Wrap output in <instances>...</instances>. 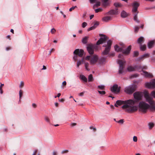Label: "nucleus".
<instances>
[{"mask_svg": "<svg viewBox=\"0 0 155 155\" xmlns=\"http://www.w3.org/2000/svg\"><path fill=\"white\" fill-rule=\"evenodd\" d=\"M144 94L146 101L150 105V109L153 110H155V101L153 100L152 98L150 96L147 91L144 92Z\"/></svg>", "mask_w": 155, "mask_h": 155, "instance_id": "7ed1b4c3", "label": "nucleus"}, {"mask_svg": "<svg viewBox=\"0 0 155 155\" xmlns=\"http://www.w3.org/2000/svg\"><path fill=\"white\" fill-rule=\"evenodd\" d=\"M124 120L123 119H121L117 122L118 123L121 124H123L124 123Z\"/></svg>", "mask_w": 155, "mask_h": 155, "instance_id": "de8ad7c7", "label": "nucleus"}, {"mask_svg": "<svg viewBox=\"0 0 155 155\" xmlns=\"http://www.w3.org/2000/svg\"><path fill=\"white\" fill-rule=\"evenodd\" d=\"M45 120L48 122H49V120L48 117H45Z\"/></svg>", "mask_w": 155, "mask_h": 155, "instance_id": "13d9d810", "label": "nucleus"}, {"mask_svg": "<svg viewBox=\"0 0 155 155\" xmlns=\"http://www.w3.org/2000/svg\"><path fill=\"white\" fill-rule=\"evenodd\" d=\"M87 25V23L86 22H84L82 23V26L83 28H84Z\"/></svg>", "mask_w": 155, "mask_h": 155, "instance_id": "37998d69", "label": "nucleus"}, {"mask_svg": "<svg viewBox=\"0 0 155 155\" xmlns=\"http://www.w3.org/2000/svg\"><path fill=\"white\" fill-rule=\"evenodd\" d=\"M98 91L99 94H101V95L105 94L106 93L105 91Z\"/></svg>", "mask_w": 155, "mask_h": 155, "instance_id": "ea45409f", "label": "nucleus"}, {"mask_svg": "<svg viewBox=\"0 0 155 155\" xmlns=\"http://www.w3.org/2000/svg\"><path fill=\"white\" fill-rule=\"evenodd\" d=\"M56 31V30L54 28H52L51 31V32L52 34H53Z\"/></svg>", "mask_w": 155, "mask_h": 155, "instance_id": "8fccbe9b", "label": "nucleus"}, {"mask_svg": "<svg viewBox=\"0 0 155 155\" xmlns=\"http://www.w3.org/2000/svg\"><path fill=\"white\" fill-rule=\"evenodd\" d=\"M103 9L101 8H98L96 9L95 10V11L96 13H98L99 12H102Z\"/></svg>", "mask_w": 155, "mask_h": 155, "instance_id": "c9c22d12", "label": "nucleus"}, {"mask_svg": "<svg viewBox=\"0 0 155 155\" xmlns=\"http://www.w3.org/2000/svg\"><path fill=\"white\" fill-rule=\"evenodd\" d=\"M137 85L135 84H132L124 88V91L128 94H132L136 91Z\"/></svg>", "mask_w": 155, "mask_h": 155, "instance_id": "39448f33", "label": "nucleus"}, {"mask_svg": "<svg viewBox=\"0 0 155 155\" xmlns=\"http://www.w3.org/2000/svg\"><path fill=\"white\" fill-rule=\"evenodd\" d=\"M68 152V150H64L62 151V152H61V153L63 154V153H66Z\"/></svg>", "mask_w": 155, "mask_h": 155, "instance_id": "5fc2aeb1", "label": "nucleus"}, {"mask_svg": "<svg viewBox=\"0 0 155 155\" xmlns=\"http://www.w3.org/2000/svg\"><path fill=\"white\" fill-rule=\"evenodd\" d=\"M57 152L56 151H53L52 153V155H57Z\"/></svg>", "mask_w": 155, "mask_h": 155, "instance_id": "4d7b16f0", "label": "nucleus"}, {"mask_svg": "<svg viewBox=\"0 0 155 155\" xmlns=\"http://www.w3.org/2000/svg\"><path fill=\"white\" fill-rule=\"evenodd\" d=\"M140 50L142 51H144L146 49V46L145 45H142V44H140Z\"/></svg>", "mask_w": 155, "mask_h": 155, "instance_id": "b1692460", "label": "nucleus"}, {"mask_svg": "<svg viewBox=\"0 0 155 155\" xmlns=\"http://www.w3.org/2000/svg\"><path fill=\"white\" fill-rule=\"evenodd\" d=\"M154 124L153 123H150L148 124V126L150 129H151L153 126Z\"/></svg>", "mask_w": 155, "mask_h": 155, "instance_id": "e433bc0d", "label": "nucleus"}, {"mask_svg": "<svg viewBox=\"0 0 155 155\" xmlns=\"http://www.w3.org/2000/svg\"><path fill=\"white\" fill-rule=\"evenodd\" d=\"M87 50L90 54H93L94 53V47L93 45H89L87 47Z\"/></svg>", "mask_w": 155, "mask_h": 155, "instance_id": "ddd939ff", "label": "nucleus"}, {"mask_svg": "<svg viewBox=\"0 0 155 155\" xmlns=\"http://www.w3.org/2000/svg\"><path fill=\"white\" fill-rule=\"evenodd\" d=\"M86 16V13H85L82 15V17L83 18H85Z\"/></svg>", "mask_w": 155, "mask_h": 155, "instance_id": "774afa93", "label": "nucleus"}, {"mask_svg": "<svg viewBox=\"0 0 155 155\" xmlns=\"http://www.w3.org/2000/svg\"><path fill=\"white\" fill-rule=\"evenodd\" d=\"M117 64H119V73L120 74H122L123 71V69L124 68V65L125 63V61H124L120 60H119L117 61Z\"/></svg>", "mask_w": 155, "mask_h": 155, "instance_id": "1a4fd4ad", "label": "nucleus"}, {"mask_svg": "<svg viewBox=\"0 0 155 155\" xmlns=\"http://www.w3.org/2000/svg\"><path fill=\"white\" fill-rule=\"evenodd\" d=\"M127 15V13L124 11H122L121 13V16L123 18L126 17Z\"/></svg>", "mask_w": 155, "mask_h": 155, "instance_id": "5701e85b", "label": "nucleus"}, {"mask_svg": "<svg viewBox=\"0 0 155 155\" xmlns=\"http://www.w3.org/2000/svg\"><path fill=\"white\" fill-rule=\"evenodd\" d=\"M139 5V4L136 2H135L132 4L133 8L132 11L133 13H134L137 11Z\"/></svg>", "mask_w": 155, "mask_h": 155, "instance_id": "2eb2a0df", "label": "nucleus"}, {"mask_svg": "<svg viewBox=\"0 0 155 155\" xmlns=\"http://www.w3.org/2000/svg\"><path fill=\"white\" fill-rule=\"evenodd\" d=\"M4 85L3 84H1V86H0V91L1 94H2L3 92L2 91V86Z\"/></svg>", "mask_w": 155, "mask_h": 155, "instance_id": "a18cd8bd", "label": "nucleus"}, {"mask_svg": "<svg viewBox=\"0 0 155 155\" xmlns=\"http://www.w3.org/2000/svg\"><path fill=\"white\" fill-rule=\"evenodd\" d=\"M147 68L146 66H143L139 65H134L133 66L131 65L129 66L127 68V71L130 72L134 71L137 70L138 71H140L143 69H146Z\"/></svg>", "mask_w": 155, "mask_h": 155, "instance_id": "423d86ee", "label": "nucleus"}, {"mask_svg": "<svg viewBox=\"0 0 155 155\" xmlns=\"http://www.w3.org/2000/svg\"><path fill=\"white\" fill-rule=\"evenodd\" d=\"M76 125V123H72L71 124V125L73 126H75Z\"/></svg>", "mask_w": 155, "mask_h": 155, "instance_id": "69168bd1", "label": "nucleus"}, {"mask_svg": "<svg viewBox=\"0 0 155 155\" xmlns=\"http://www.w3.org/2000/svg\"><path fill=\"white\" fill-rule=\"evenodd\" d=\"M84 66L85 67V68L87 70V71H90V69L88 68V64H89L87 62L86 63H84Z\"/></svg>", "mask_w": 155, "mask_h": 155, "instance_id": "72a5a7b5", "label": "nucleus"}, {"mask_svg": "<svg viewBox=\"0 0 155 155\" xmlns=\"http://www.w3.org/2000/svg\"><path fill=\"white\" fill-rule=\"evenodd\" d=\"M80 78L82 80L84 81L85 82H87V78L84 75H81L80 76Z\"/></svg>", "mask_w": 155, "mask_h": 155, "instance_id": "cd10ccee", "label": "nucleus"}, {"mask_svg": "<svg viewBox=\"0 0 155 155\" xmlns=\"http://www.w3.org/2000/svg\"><path fill=\"white\" fill-rule=\"evenodd\" d=\"M149 107L150 105L145 102L141 101L138 103V109L140 112L145 113Z\"/></svg>", "mask_w": 155, "mask_h": 155, "instance_id": "20e7f679", "label": "nucleus"}, {"mask_svg": "<svg viewBox=\"0 0 155 155\" xmlns=\"http://www.w3.org/2000/svg\"><path fill=\"white\" fill-rule=\"evenodd\" d=\"M74 54H78L79 57H81L84 54V51L82 49H77L74 51Z\"/></svg>", "mask_w": 155, "mask_h": 155, "instance_id": "4468645a", "label": "nucleus"}, {"mask_svg": "<svg viewBox=\"0 0 155 155\" xmlns=\"http://www.w3.org/2000/svg\"><path fill=\"white\" fill-rule=\"evenodd\" d=\"M143 73L144 74V75L146 77L148 78H151L153 76L152 74L147 71H144Z\"/></svg>", "mask_w": 155, "mask_h": 155, "instance_id": "bb28decb", "label": "nucleus"}, {"mask_svg": "<svg viewBox=\"0 0 155 155\" xmlns=\"http://www.w3.org/2000/svg\"><path fill=\"white\" fill-rule=\"evenodd\" d=\"M120 87H118V85L117 84H114L112 87L111 88L110 91L113 93L119 92L120 90Z\"/></svg>", "mask_w": 155, "mask_h": 155, "instance_id": "f8f14e48", "label": "nucleus"}, {"mask_svg": "<svg viewBox=\"0 0 155 155\" xmlns=\"http://www.w3.org/2000/svg\"><path fill=\"white\" fill-rule=\"evenodd\" d=\"M133 140L135 142H137V137L136 136H134L133 138Z\"/></svg>", "mask_w": 155, "mask_h": 155, "instance_id": "49530a36", "label": "nucleus"}, {"mask_svg": "<svg viewBox=\"0 0 155 155\" xmlns=\"http://www.w3.org/2000/svg\"><path fill=\"white\" fill-rule=\"evenodd\" d=\"M59 101L61 102H63L64 101V100L63 99H59Z\"/></svg>", "mask_w": 155, "mask_h": 155, "instance_id": "e2e57ef3", "label": "nucleus"}, {"mask_svg": "<svg viewBox=\"0 0 155 155\" xmlns=\"http://www.w3.org/2000/svg\"><path fill=\"white\" fill-rule=\"evenodd\" d=\"M134 31L135 32H137L138 31L139 28L137 26H135L134 28Z\"/></svg>", "mask_w": 155, "mask_h": 155, "instance_id": "58836bf2", "label": "nucleus"}, {"mask_svg": "<svg viewBox=\"0 0 155 155\" xmlns=\"http://www.w3.org/2000/svg\"><path fill=\"white\" fill-rule=\"evenodd\" d=\"M146 87L150 89L153 88L155 87V79H153L150 82H147L145 84Z\"/></svg>", "mask_w": 155, "mask_h": 155, "instance_id": "9d476101", "label": "nucleus"}, {"mask_svg": "<svg viewBox=\"0 0 155 155\" xmlns=\"http://www.w3.org/2000/svg\"><path fill=\"white\" fill-rule=\"evenodd\" d=\"M143 94V93L139 91H136L134 93L133 96L135 99V101H137L138 103V101L142 99Z\"/></svg>", "mask_w": 155, "mask_h": 155, "instance_id": "6e6552de", "label": "nucleus"}, {"mask_svg": "<svg viewBox=\"0 0 155 155\" xmlns=\"http://www.w3.org/2000/svg\"><path fill=\"white\" fill-rule=\"evenodd\" d=\"M124 104L121 108L125 109L126 111L129 113H131L137 111L138 110V102L134 99H129L123 101L118 100L115 104L114 106L118 107V105L120 106Z\"/></svg>", "mask_w": 155, "mask_h": 155, "instance_id": "f257e3e1", "label": "nucleus"}, {"mask_svg": "<svg viewBox=\"0 0 155 155\" xmlns=\"http://www.w3.org/2000/svg\"><path fill=\"white\" fill-rule=\"evenodd\" d=\"M143 41V37L142 36H141L137 40V42L140 45V44H142L141 42Z\"/></svg>", "mask_w": 155, "mask_h": 155, "instance_id": "393cba45", "label": "nucleus"}, {"mask_svg": "<svg viewBox=\"0 0 155 155\" xmlns=\"http://www.w3.org/2000/svg\"><path fill=\"white\" fill-rule=\"evenodd\" d=\"M139 54V52L137 51H135L134 52V56L135 57L137 56Z\"/></svg>", "mask_w": 155, "mask_h": 155, "instance_id": "c03bdc74", "label": "nucleus"}, {"mask_svg": "<svg viewBox=\"0 0 155 155\" xmlns=\"http://www.w3.org/2000/svg\"><path fill=\"white\" fill-rule=\"evenodd\" d=\"M62 84L64 85H66V81H64L62 83Z\"/></svg>", "mask_w": 155, "mask_h": 155, "instance_id": "338daca9", "label": "nucleus"}, {"mask_svg": "<svg viewBox=\"0 0 155 155\" xmlns=\"http://www.w3.org/2000/svg\"><path fill=\"white\" fill-rule=\"evenodd\" d=\"M98 57L97 55L94 56L92 57L90 60V64H93L95 63L96 62L98 61Z\"/></svg>", "mask_w": 155, "mask_h": 155, "instance_id": "dca6fc26", "label": "nucleus"}, {"mask_svg": "<svg viewBox=\"0 0 155 155\" xmlns=\"http://www.w3.org/2000/svg\"><path fill=\"white\" fill-rule=\"evenodd\" d=\"M32 106L34 108H35L37 107V105L35 103H33L32 104Z\"/></svg>", "mask_w": 155, "mask_h": 155, "instance_id": "052dcab7", "label": "nucleus"}, {"mask_svg": "<svg viewBox=\"0 0 155 155\" xmlns=\"http://www.w3.org/2000/svg\"><path fill=\"white\" fill-rule=\"evenodd\" d=\"M149 56V54H145L143 55H142L140 57L138 58L137 59V61H140L143 58H144L146 57H148Z\"/></svg>", "mask_w": 155, "mask_h": 155, "instance_id": "412c9836", "label": "nucleus"}, {"mask_svg": "<svg viewBox=\"0 0 155 155\" xmlns=\"http://www.w3.org/2000/svg\"><path fill=\"white\" fill-rule=\"evenodd\" d=\"M24 85V82L23 81H21L20 85H19V87L21 88V87H23Z\"/></svg>", "mask_w": 155, "mask_h": 155, "instance_id": "09e8293b", "label": "nucleus"}, {"mask_svg": "<svg viewBox=\"0 0 155 155\" xmlns=\"http://www.w3.org/2000/svg\"><path fill=\"white\" fill-rule=\"evenodd\" d=\"M150 95L153 97L155 98V91H152L150 94Z\"/></svg>", "mask_w": 155, "mask_h": 155, "instance_id": "79ce46f5", "label": "nucleus"}, {"mask_svg": "<svg viewBox=\"0 0 155 155\" xmlns=\"http://www.w3.org/2000/svg\"><path fill=\"white\" fill-rule=\"evenodd\" d=\"M114 5L116 7H120L121 6V5L119 3H115L114 4Z\"/></svg>", "mask_w": 155, "mask_h": 155, "instance_id": "4c0bfd02", "label": "nucleus"}, {"mask_svg": "<svg viewBox=\"0 0 155 155\" xmlns=\"http://www.w3.org/2000/svg\"><path fill=\"white\" fill-rule=\"evenodd\" d=\"M101 35H102V36L97 42L96 44L97 45H98L102 44L107 40V37L105 35L103 34H101Z\"/></svg>", "mask_w": 155, "mask_h": 155, "instance_id": "9b49d317", "label": "nucleus"}, {"mask_svg": "<svg viewBox=\"0 0 155 155\" xmlns=\"http://www.w3.org/2000/svg\"><path fill=\"white\" fill-rule=\"evenodd\" d=\"M94 16V15H91L90 16V19H92L93 18Z\"/></svg>", "mask_w": 155, "mask_h": 155, "instance_id": "0e129e2a", "label": "nucleus"}, {"mask_svg": "<svg viewBox=\"0 0 155 155\" xmlns=\"http://www.w3.org/2000/svg\"><path fill=\"white\" fill-rule=\"evenodd\" d=\"M155 42L154 40H152L149 41L147 43V46L149 49L152 48Z\"/></svg>", "mask_w": 155, "mask_h": 155, "instance_id": "aec40b11", "label": "nucleus"}, {"mask_svg": "<svg viewBox=\"0 0 155 155\" xmlns=\"http://www.w3.org/2000/svg\"><path fill=\"white\" fill-rule=\"evenodd\" d=\"M108 0H102V5L104 7H106L109 4Z\"/></svg>", "mask_w": 155, "mask_h": 155, "instance_id": "4be33fe9", "label": "nucleus"}, {"mask_svg": "<svg viewBox=\"0 0 155 155\" xmlns=\"http://www.w3.org/2000/svg\"><path fill=\"white\" fill-rule=\"evenodd\" d=\"M121 46L119 47L117 45H116L114 46V49L115 51H122L124 54H129L131 49V46H129L127 48L124 49V45L123 43L120 44Z\"/></svg>", "mask_w": 155, "mask_h": 155, "instance_id": "f03ea898", "label": "nucleus"}, {"mask_svg": "<svg viewBox=\"0 0 155 155\" xmlns=\"http://www.w3.org/2000/svg\"><path fill=\"white\" fill-rule=\"evenodd\" d=\"M19 97L20 98L21 97V96L22 94V91L21 90H20L19 92Z\"/></svg>", "mask_w": 155, "mask_h": 155, "instance_id": "864d4df0", "label": "nucleus"}, {"mask_svg": "<svg viewBox=\"0 0 155 155\" xmlns=\"http://www.w3.org/2000/svg\"><path fill=\"white\" fill-rule=\"evenodd\" d=\"M137 13L134 14V20L137 23H139L140 22V21L137 19Z\"/></svg>", "mask_w": 155, "mask_h": 155, "instance_id": "7c9ffc66", "label": "nucleus"}, {"mask_svg": "<svg viewBox=\"0 0 155 155\" xmlns=\"http://www.w3.org/2000/svg\"><path fill=\"white\" fill-rule=\"evenodd\" d=\"M91 56L90 55L87 56L85 58V59L87 60H89Z\"/></svg>", "mask_w": 155, "mask_h": 155, "instance_id": "3c124183", "label": "nucleus"}, {"mask_svg": "<svg viewBox=\"0 0 155 155\" xmlns=\"http://www.w3.org/2000/svg\"><path fill=\"white\" fill-rule=\"evenodd\" d=\"M118 9L117 8L115 9H112L108 12V13L110 15H117L118 14Z\"/></svg>", "mask_w": 155, "mask_h": 155, "instance_id": "a211bd4d", "label": "nucleus"}, {"mask_svg": "<svg viewBox=\"0 0 155 155\" xmlns=\"http://www.w3.org/2000/svg\"><path fill=\"white\" fill-rule=\"evenodd\" d=\"M37 150H35L32 155H36L37 153Z\"/></svg>", "mask_w": 155, "mask_h": 155, "instance_id": "bf43d9fd", "label": "nucleus"}, {"mask_svg": "<svg viewBox=\"0 0 155 155\" xmlns=\"http://www.w3.org/2000/svg\"><path fill=\"white\" fill-rule=\"evenodd\" d=\"M99 23L98 21H95L94 25L87 29V31H89L95 29L99 25Z\"/></svg>", "mask_w": 155, "mask_h": 155, "instance_id": "f3484780", "label": "nucleus"}, {"mask_svg": "<svg viewBox=\"0 0 155 155\" xmlns=\"http://www.w3.org/2000/svg\"><path fill=\"white\" fill-rule=\"evenodd\" d=\"M112 42L110 40H109L107 41V45H104L103 46L105 47L104 50L102 52V54L104 55H106L108 54L110 51L111 48V46L112 44Z\"/></svg>", "mask_w": 155, "mask_h": 155, "instance_id": "0eeeda50", "label": "nucleus"}, {"mask_svg": "<svg viewBox=\"0 0 155 155\" xmlns=\"http://www.w3.org/2000/svg\"><path fill=\"white\" fill-rule=\"evenodd\" d=\"M106 58L102 57L100 58L98 60V63L99 64H102L104 63L106 61Z\"/></svg>", "mask_w": 155, "mask_h": 155, "instance_id": "6ab92c4d", "label": "nucleus"}, {"mask_svg": "<svg viewBox=\"0 0 155 155\" xmlns=\"http://www.w3.org/2000/svg\"><path fill=\"white\" fill-rule=\"evenodd\" d=\"M101 5V2L99 1H97L95 4H94L93 5V8L94 9L96 7H97L98 6Z\"/></svg>", "mask_w": 155, "mask_h": 155, "instance_id": "c85d7f7f", "label": "nucleus"}, {"mask_svg": "<svg viewBox=\"0 0 155 155\" xmlns=\"http://www.w3.org/2000/svg\"><path fill=\"white\" fill-rule=\"evenodd\" d=\"M93 77L92 74H90L88 77V81L89 82L92 81H93Z\"/></svg>", "mask_w": 155, "mask_h": 155, "instance_id": "473e14b6", "label": "nucleus"}, {"mask_svg": "<svg viewBox=\"0 0 155 155\" xmlns=\"http://www.w3.org/2000/svg\"><path fill=\"white\" fill-rule=\"evenodd\" d=\"M82 62H83V59L82 58L81 59V61H78L77 63V67L78 68L79 67V66L81 64Z\"/></svg>", "mask_w": 155, "mask_h": 155, "instance_id": "2f4dec72", "label": "nucleus"}, {"mask_svg": "<svg viewBox=\"0 0 155 155\" xmlns=\"http://www.w3.org/2000/svg\"><path fill=\"white\" fill-rule=\"evenodd\" d=\"M84 91L81 92L79 94V95L80 96H82L84 95Z\"/></svg>", "mask_w": 155, "mask_h": 155, "instance_id": "6e6d98bb", "label": "nucleus"}, {"mask_svg": "<svg viewBox=\"0 0 155 155\" xmlns=\"http://www.w3.org/2000/svg\"><path fill=\"white\" fill-rule=\"evenodd\" d=\"M111 17L110 16H106L103 18L102 19V20L103 21L105 22H107L109 20H110Z\"/></svg>", "mask_w": 155, "mask_h": 155, "instance_id": "c756f323", "label": "nucleus"}, {"mask_svg": "<svg viewBox=\"0 0 155 155\" xmlns=\"http://www.w3.org/2000/svg\"><path fill=\"white\" fill-rule=\"evenodd\" d=\"M99 90H103L104 89V85H98L97 87Z\"/></svg>", "mask_w": 155, "mask_h": 155, "instance_id": "f704fd0d", "label": "nucleus"}, {"mask_svg": "<svg viewBox=\"0 0 155 155\" xmlns=\"http://www.w3.org/2000/svg\"><path fill=\"white\" fill-rule=\"evenodd\" d=\"M11 49V48L10 47H7L6 48V50L7 51H9V50H10V49Z\"/></svg>", "mask_w": 155, "mask_h": 155, "instance_id": "680f3d73", "label": "nucleus"}, {"mask_svg": "<svg viewBox=\"0 0 155 155\" xmlns=\"http://www.w3.org/2000/svg\"><path fill=\"white\" fill-rule=\"evenodd\" d=\"M78 54H74L73 57V59L74 60V61H75L78 59Z\"/></svg>", "mask_w": 155, "mask_h": 155, "instance_id": "a19ab883", "label": "nucleus"}, {"mask_svg": "<svg viewBox=\"0 0 155 155\" xmlns=\"http://www.w3.org/2000/svg\"><path fill=\"white\" fill-rule=\"evenodd\" d=\"M88 37L85 36L82 38V42L84 44H86L87 43V40Z\"/></svg>", "mask_w": 155, "mask_h": 155, "instance_id": "a878e982", "label": "nucleus"}, {"mask_svg": "<svg viewBox=\"0 0 155 155\" xmlns=\"http://www.w3.org/2000/svg\"><path fill=\"white\" fill-rule=\"evenodd\" d=\"M76 7H77V6H74V7H73L69 9V11L70 12L71 11L73 10L74 9V8Z\"/></svg>", "mask_w": 155, "mask_h": 155, "instance_id": "603ef678", "label": "nucleus"}]
</instances>
